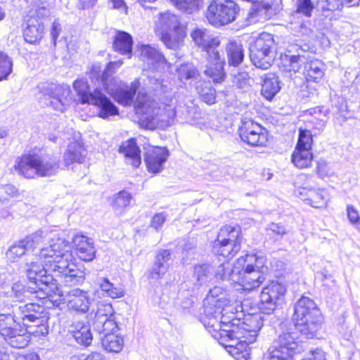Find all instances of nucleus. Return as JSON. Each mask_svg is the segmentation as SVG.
Wrapping results in <instances>:
<instances>
[{
    "instance_id": "09e8293b",
    "label": "nucleus",
    "mask_w": 360,
    "mask_h": 360,
    "mask_svg": "<svg viewBox=\"0 0 360 360\" xmlns=\"http://www.w3.org/2000/svg\"><path fill=\"white\" fill-rule=\"evenodd\" d=\"M101 339L102 347L108 352L118 353L122 349L124 341L120 336L108 334Z\"/></svg>"
},
{
    "instance_id": "c03bdc74",
    "label": "nucleus",
    "mask_w": 360,
    "mask_h": 360,
    "mask_svg": "<svg viewBox=\"0 0 360 360\" xmlns=\"http://www.w3.org/2000/svg\"><path fill=\"white\" fill-rule=\"evenodd\" d=\"M240 250V245L231 242H219L214 241L212 247L214 254L224 257V258H231Z\"/></svg>"
},
{
    "instance_id": "393cba45",
    "label": "nucleus",
    "mask_w": 360,
    "mask_h": 360,
    "mask_svg": "<svg viewBox=\"0 0 360 360\" xmlns=\"http://www.w3.org/2000/svg\"><path fill=\"white\" fill-rule=\"evenodd\" d=\"M98 106V115L103 119L119 114L117 107L101 90H96L94 98L89 103Z\"/></svg>"
},
{
    "instance_id": "473e14b6",
    "label": "nucleus",
    "mask_w": 360,
    "mask_h": 360,
    "mask_svg": "<svg viewBox=\"0 0 360 360\" xmlns=\"http://www.w3.org/2000/svg\"><path fill=\"white\" fill-rule=\"evenodd\" d=\"M300 194L306 196L303 198L302 200L314 207L321 208L326 206L327 204V192L324 189L307 188V187H304L302 188Z\"/></svg>"
},
{
    "instance_id": "79ce46f5",
    "label": "nucleus",
    "mask_w": 360,
    "mask_h": 360,
    "mask_svg": "<svg viewBox=\"0 0 360 360\" xmlns=\"http://www.w3.org/2000/svg\"><path fill=\"white\" fill-rule=\"evenodd\" d=\"M226 310V311L228 310V309L225 308ZM225 311H223L221 314H220V316L219 317V319H218V321L219 323H220V326L219 327H213V328H211V327H207V326H205L206 328V329L207 330V331L211 334V335L216 340H217L219 341V342L221 345H223L226 348V346L229 344H233V341L231 340H223V338H217V337H215L214 336V330H212V329H214L216 330V332H221L222 331V330L224 329H226L225 328V325H231L233 323V322H235L234 321L236 320L237 319H235L233 318L234 317V315L235 314L234 313H232L231 314V316H226L224 314Z\"/></svg>"
},
{
    "instance_id": "338daca9",
    "label": "nucleus",
    "mask_w": 360,
    "mask_h": 360,
    "mask_svg": "<svg viewBox=\"0 0 360 360\" xmlns=\"http://www.w3.org/2000/svg\"><path fill=\"white\" fill-rule=\"evenodd\" d=\"M319 2L323 4V9L328 11L339 9L342 6V0H319Z\"/></svg>"
},
{
    "instance_id": "a18cd8bd",
    "label": "nucleus",
    "mask_w": 360,
    "mask_h": 360,
    "mask_svg": "<svg viewBox=\"0 0 360 360\" xmlns=\"http://www.w3.org/2000/svg\"><path fill=\"white\" fill-rule=\"evenodd\" d=\"M312 158L311 150L299 148H295L291 157L295 166L300 169L308 167L311 163Z\"/></svg>"
},
{
    "instance_id": "b1692460",
    "label": "nucleus",
    "mask_w": 360,
    "mask_h": 360,
    "mask_svg": "<svg viewBox=\"0 0 360 360\" xmlns=\"http://www.w3.org/2000/svg\"><path fill=\"white\" fill-rule=\"evenodd\" d=\"M77 256L83 261H92L96 255V250L91 238L83 236L77 235L72 240Z\"/></svg>"
},
{
    "instance_id": "9b49d317",
    "label": "nucleus",
    "mask_w": 360,
    "mask_h": 360,
    "mask_svg": "<svg viewBox=\"0 0 360 360\" xmlns=\"http://www.w3.org/2000/svg\"><path fill=\"white\" fill-rule=\"evenodd\" d=\"M239 12V6L233 0H212L205 16L210 24L219 27L233 22Z\"/></svg>"
},
{
    "instance_id": "0e129e2a",
    "label": "nucleus",
    "mask_w": 360,
    "mask_h": 360,
    "mask_svg": "<svg viewBox=\"0 0 360 360\" xmlns=\"http://www.w3.org/2000/svg\"><path fill=\"white\" fill-rule=\"evenodd\" d=\"M167 216L165 212L155 214L151 219L150 226L157 231L160 229L167 219Z\"/></svg>"
},
{
    "instance_id": "de8ad7c7",
    "label": "nucleus",
    "mask_w": 360,
    "mask_h": 360,
    "mask_svg": "<svg viewBox=\"0 0 360 360\" xmlns=\"http://www.w3.org/2000/svg\"><path fill=\"white\" fill-rule=\"evenodd\" d=\"M39 322H32L26 325L24 328L27 330V335L31 334L35 337L45 336L49 333L47 325L48 317L46 314L37 319Z\"/></svg>"
},
{
    "instance_id": "49530a36",
    "label": "nucleus",
    "mask_w": 360,
    "mask_h": 360,
    "mask_svg": "<svg viewBox=\"0 0 360 360\" xmlns=\"http://www.w3.org/2000/svg\"><path fill=\"white\" fill-rule=\"evenodd\" d=\"M141 4L146 2H154L156 0H138ZM175 7L179 11L193 13L198 11L201 0H170Z\"/></svg>"
},
{
    "instance_id": "774afa93",
    "label": "nucleus",
    "mask_w": 360,
    "mask_h": 360,
    "mask_svg": "<svg viewBox=\"0 0 360 360\" xmlns=\"http://www.w3.org/2000/svg\"><path fill=\"white\" fill-rule=\"evenodd\" d=\"M232 230V226L226 225L223 226L219 232L217 238L214 241L227 242V238L229 237V231Z\"/></svg>"
},
{
    "instance_id": "58836bf2",
    "label": "nucleus",
    "mask_w": 360,
    "mask_h": 360,
    "mask_svg": "<svg viewBox=\"0 0 360 360\" xmlns=\"http://www.w3.org/2000/svg\"><path fill=\"white\" fill-rule=\"evenodd\" d=\"M243 262V269L249 271L262 270L266 271L267 266H265L266 259L263 256L257 254H247L244 257H240L238 264L240 265Z\"/></svg>"
},
{
    "instance_id": "3c124183",
    "label": "nucleus",
    "mask_w": 360,
    "mask_h": 360,
    "mask_svg": "<svg viewBox=\"0 0 360 360\" xmlns=\"http://www.w3.org/2000/svg\"><path fill=\"white\" fill-rule=\"evenodd\" d=\"M131 200V193L123 190L112 196L111 205L115 211L122 212L129 205Z\"/></svg>"
},
{
    "instance_id": "a878e982",
    "label": "nucleus",
    "mask_w": 360,
    "mask_h": 360,
    "mask_svg": "<svg viewBox=\"0 0 360 360\" xmlns=\"http://www.w3.org/2000/svg\"><path fill=\"white\" fill-rule=\"evenodd\" d=\"M69 333L81 346L88 347L93 340L90 326L84 321L73 322L69 327Z\"/></svg>"
},
{
    "instance_id": "1a4fd4ad",
    "label": "nucleus",
    "mask_w": 360,
    "mask_h": 360,
    "mask_svg": "<svg viewBox=\"0 0 360 360\" xmlns=\"http://www.w3.org/2000/svg\"><path fill=\"white\" fill-rule=\"evenodd\" d=\"M250 58L254 65L262 70L269 69L275 58L276 44L273 35L263 32L250 44Z\"/></svg>"
},
{
    "instance_id": "5701e85b",
    "label": "nucleus",
    "mask_w": 360,
    "mask_h": 360,
    "mask_svg": "<svg viewBox=\"0 0 360 360\" xmlns=\"http://www.w3.org/2000/svg\"><path fill=\"white\" fill-rule=\"evenodd\" d=\"M171 258L170 250L165 249L158 250L150 271L149 278L154 280L162 278L169 268Z\"/></svg>"
},
{
    "instance_id": "c85d7f7f",
    "label": "nucleus",
    "mask_w": 360,
    "mask_h": 360,
    "mask_svg": "<svg viewBox=\"0 0 360 360\" xmlns=\"http://www.w3.org/2000/svg\"><path fill=\"white\" fill-rule=\"evenodd\" d=\"M119 152L124 155L127 164L134 167H138L141 165V150L134 139H131L123 142L119 148Z\"/></svg>"
},
{
    "instance_id": "bf43d9fd",
    "label": "nucleus",
    "mask_w": 360,
    "mask_h": 360,
    "mask_svg": "<svg viewBox=\"0 0 360 360\" xmlns=\"http://www.w3.org/2000/svg\"><path fill=\"white\" fill-rule=\"evenodd\" d=\"M12 68L11 59L6 53L0 51V81L7 79L12 72Z\"/></svg>"
},
{
    "instance_id": "69168bd1",
    "label": "nucleus",
    "mask_w": 360,
    "mask_h": 360,
    "mask_svg": "<svg viewBox=\"0 0 360 360\" xmlns=\"http://www.w3.org/2000/svg\"><path fill=\"white\" fill-rule=\"evenodd\" d=\"M47 6L48 4L46 3V4H42L34 7V15H32L31 17H35L37 19H39L42 22L43 19L48 18L50 15V11Z\"/></svg>"
},
{
    "instance_id": "6ab92c4d",
    "label": "nucleus",
    "mask_w": 360,
    "mask_h": 360,
    "mask_svg": "<svg viewBox=\"0 0 360 360\" xmlns=\"http://www.w3.org/2000/svg\"><path fill=\"white\" fill-rule=\"evenodd\" d=\"M191 37L195 44L206 52V56L218 51L217 49L220 41L217 37H213L208 30L195 27L191 32Z\"/></svg>"
},
{
    "instance_id": "ea45409f",
    "label": "nucleus",
    "mask_w": 360,
    "mask_h": 360,
    "mask_svg": "<svg viewBox=\"0 0 360 360\" xmlns=\"http://www.w3.org/2000/svg\"><path fill=\"white\" fill-rule=\"evenodd\" d=\"M85 276L84 271L76 265L75 268L69 269L60 278L64 285L72 287L82 285L84 282Z\"/></svg>"
},
{
    "instance_id": "72a5a7b5",
    "label": "nucleus",
    "mask_w": 360,
    "mask_h": 360,
    "mask_svg": "<svg viewBox=\"0 0 360 360\" xmlns=\"http://www.w3.org/2000/svg\"><path fill=\"white\" fill-rule=\"evenodd\" d=\"M280 80L274 73H268L262 85L261 94L268 101H271L280 91Z\"/></svg>"
},
{
    "instance_id": "2eb2a0df",
    "label": "nucleus",
    "mask_w": 360,
    "mask_h": 360,
    "mask_svg": "<svg viewBox=\"0 0 360 360\" xmlns=\"http://www.w3.org/2000/svg\"><path fill=\"white\" fill-rule=\"evenodd\" d=\"M40 93L47 97V105L56 110L63 112L70 102V89L66 85L44 83L39 85Z\"/></svg>"
},
{
    "instance_id": "6e6552de",
    "label": "nucleus",
    "mask_w": 360,
    "mask_h": 360,
    "mask_svg": "<svg viewBox=\"0 0 360 360\" xmlns=\"http://www.w3.org/2000/svg\"><path fill=\"white\" fill-rule=\"evenodd\" d=\"M155 32L166 47L172 50L178 49L186 37L185 27L179 18L169 12L160 13L155 22Z\"/></svg>"
},
{
    "instance_id": "c756f323",
    "label": "nucleus",
    "mask_w": 360,
    "mask_h": 360,
    "mask_svg": "<svg viewBox=\"0 0 360 360\" xmlns=\"http://www.w3.org/2000/svg\"><path fill=\"white\" fill-rule=\"evenodd\" d=\"M193 277L197 288L206 286L214 280V266L209 263L198 264L194 266Z\"/></svg>"
},
{
    "instance_id": "a211bd4d",
    "label": "nucleus",
    "mask_w": 360,
    "mask_h": 360,
    "mask_svg": "<svg viewBox=\"0 0 360 360\" xmlns=\"http://www.w3.org/2000/svg\"><path fill=\"white\" fill-rule=\"evenodd\" d=\"M94 299L88 291L80 288H73L67 295V307L68 310L84 314L89 310Z\"/></svg>"
},
{
    "instance_id": "0eeeda50",
    "label": "nucleus",
    "mask_w": 360,
    "mask_h": 360,
    "mask_svg": "<svg viewBox=\"0 0 360 360\" xmlns=\"http://www.w3.org/2000/svg\"><path fill=\"white\" fill-rule=\"evenodd\" d=\"M292 320L296 330L307 338H312L319 330L322 318L314 301L302 296L294 306Z\"/></svg>"
},
{
    "instance_id": "f8f14e48",
    "label": "nucleus",
    "mask_w": 360,
    "mask_h": 360,
    "mask_svg": "<svg viewBox=\"0 0 360 360\" xmlns=\"http://www.w3.org/2000/svg\"><path fill=\"white\" fill-rule=\"evenodd\" d=\"M224 296L225 292L219 286L210 289L207 297L204 300V313L200 318L204 326L219 327L218 319L220 314L226 310L224 307L226 301Z\"/></svg>"
},
{
    "instance_id": "7ed1b4c3",
    "label": "nucleus",
    "mask_w": 360,
    "mask_h": 360,
    "mask_svg": "<svg viewBox=\"0 0 360 360\" xmlns=\"http://www.w3.org/2000/svg\"><path fill=\"white\" fill-rule=\"evenodd\" d=\"M122 63V60L110 62L102 72L98 65H93L89 72V77L92 82L96 79L99 89L101 91L103 88L118 103L129 105L134 99L136 89L128 88L121 81L112 77L115 69L119 68Z\"/></svg>"
},
{
    "instance_id": "a19ab883",
    "label": "nucleus",
    "mask_w": 360,
    "mask_h": 360,
    "mask_svg": "<svg viewBox=\"0 0 360 360\" xmlns=\"http://www.w3.org/2000/svg\"><path fill=\"white\" fill-rule=\"evenodd\" d=\"M97 283L103 293L110 298H121L124 295V290L120 285H115L106 277H100L97 279Z\"/></svg>"
},
{
    "instance_id": "13d9d810",
    "label": "nucleus",
    "mask_w": 360,
    "mask_h": 360,
    "mask_svg": "<svg viewBox=\"0 0 360 360\" xmlns=\"http://www.w3.org/2000/svg\"><path fill=\"white\" fill-rule=\"evenodd\" d=\"M312 142L313 139L311 131L300 128L296 148L311 150Z\"/></svg>"
},
{
    "instance_id": "864d4df0",
    "label": "nucleus",
    "mask_w": 360,
    "mask_h": 360,
    "mask_svg": "<svg viewBox=\"0 0 360 360\" xmlns=\"http://www.w3.org/2000/svg\"><path fill=\"white\" fill-rule=\"evenodd\" d=\"M233 267L229 262H223L217 267L214 266V279L217 281H228L232 284Z\"/></svg>"
},
{
    "instance_id": "f704fd0d",
    "label": "nucleus",
    "mask_w": 360,
    "mask_h": 360,
    "mask_svg": "<svg viewBox=\"0 0 360 360\" xmlns=\"http://www.w3.org/2000/svg\"><path fill=\"white\" fill-rule=\"evenodd\" d=\"M229 66L238 67L244 59V50L241 44L229 41L226 46Z\"/></svg>"
},
{
    "instance_id": "e433bc0d",
    "label": "nucleus",
    "mask_w": 360,
    "mask_h": 360,
    "mask_svg": "<svg viewBox=\"0 0 360 360\" xmlns=\"http://www.w3.org/2000/svg\"><path fill=\"white\" fill-rule=\"evenodd\" d=\"M86 150L77 143H73L68 146L63 155V162L66 167L74 162L82 163L86 158Z\"/></svg>"
},
{
    "instance_id": "423d86ee",
    "label": "nucleus",
    "mask_w": 360,
    "mask_h": 360,
    "mask_svg": "<svg viewBox=\"0 0 360 360\" xmlns=\"http://www.w3.org/2000/svg\"><path fill=\"white\" fill-rule=\"evenodd\" d=\"M59 158L49 153H30L22 156L17 169L25 178H34L36 175L49 177L56 175L60 169Z\"/></svg>"
},
{
    "instance_id": "dca6fc26",
    "label": "nucleus",
    "mask_w": 360,
    "mask_h": 360,
    "mask_svg": "<svg viewBox=\"0 0 360 360\" xmlns=\"http://www.w3.org/2000/svg\"><path fill=\"white\" fill-rule=\"evenodd\" d=\"M264 272L262 270L240 269V266L235 265L233 267L231 276L233 288L238 291H252L259 288L264 282Z\"/></svg>"
},
{
    "instance_id": "4be33fe9",
    "label": "nucleus",
    "mask_w": 360,
    "mask_h": 360,
    "mask_svg": "<svg viewBox=\"0 0 360 360\" xmlns=\"http://www.w3.org/2000/svg\"><path fill=\"white\" fill-rule=\"evenodd\" d=\"M168 156L169 150L166 148L150 147L144 155L148 170L152 173L160 172Z\"/></svg>"
},
{
    "instance_id": "4468645a",
    "label": "nucleus",
    "mask_w": 360,
    "mask_h": 360,
    "mask_svg": "<svg viewBox=\"0 0 360 360\" xmlns=\"http://www.w3.org/2000/svg\"><path fill=\"white\" fill-rule=\"evenodd\" d=\"M286 288L278 281H271L263 288L258 303L262 314H271L283 301Z\"/></svg>"
},
{
    "instance_id": "aec40b11",
    "label": "nucleus",
    "mask_w": 360,
    "mask_h": 360,
    "mask_svg": "<svg viewBox=\"0 0 360 360\" xmlns=\"http://www.w3.org/2000/svg\"><path fill=\"white\" fill-rule=\"evenodd\" d=\"M14 313L24 326L32 322H39L37 319L47 314L43 305L34 302L18 306Z\"/></svg>"
},
{
    "instance_id": "c9c22d12",
    "label": "nucleus",
    "mask_w": 360,
    "mask_h": 360,
    "mask_svg": "<svg viewBox=\"0 0 360 360\" xmlns=\"http://www.w3.org/2000/svg\"><path fill=\"white\" fill-rule=\"evenodd\" d=\"M141 56L148 65H152L153 68H156L159 65H163L167 63L164 55L150 45L141 46Z\"/></svg>"
},
{
    "instance_id": "f03ea898",
    "label": "nucleus",
    "mask_w": 360,
    "mask_h": 360,
    "mask_svg": "<svg viewBox=\"0 0 360 360\" xmlns=\"http://www.w3.org/2000/svg\"><path fill=\"white\" fill-rule=\"evenodd\" d=\"M25 274L30 281L28 285L16 282L11 286L10 297L18 302L34 298L42 300L50 296L57 290L56 281L53 276L46 274L38 262L26 264Z\"/></svg>"
},
{
    "instance_id": "9d476101",
    "label": "nucleus",
    "mask_w": 360,
    "mask_h": 360,
    "mask_svg": "<svg viewBox=\"0 0 360 360\" xmlns=\"http://www.w3.org/2000/svg\"><path fill=\"white\" fill-rule=\"evenodd\" d=\"M302 350L298 335L292 328L283 331L269 349V360H292L295 354Z\"/></svg>"
},
{
    "instance_id": "bb28decb",
    "label": "nucleus",
    "mask_w": 360,
    "mask_h": 360,
    "mask_svg": "<svg viewBox=\"0 0 360 360\" xmlns=\"http://www.w3.org/2000/svg\"><path fill=\"white\" fill-rule=\"evenodd\" d=\"M307 59L304 56H282L281 57L280 70L289 77L298 72L302 65H305Z\"/></svg>"
},
{
    "instance_id": "5fc2aeb1",
    "label": "nucleus",
    "mask_w": 360,
    "mask_h": 360,
    "mask_svg": "<svg viewBox=\"0 0 360 360\" xmlns=\"http://www.w3.org/2000/svg\"><path fill=\"white\" fill-rule=\"evenodd\" d=\"M27 250L28 249L25 245V242L21 240L11 246V248L7 250L6 255L9 261L14 262L24 255Z\"/></svg>"
},
{
    "instance_id": "cd10ccee",
    "label": "nucleus",
    "mask_w": 360,
    "mask_h": 360,
    "mask_svg": "<svg viewBox=\"0 0 360 360\" xmlns=\"http://www.w3.org/2000/svg\"><path fill=\"white\" fill-rule=\"evenodd\" d=\"M44 26L43 22L35 17H30L27 20V26L23 32V37L29 44L38 43L44 34Z\"/></svg>"
},
{
    "instance_id": "4d7b16f0",
    "label": "nucleus",
    "mask_w": 360,
    "mask_h": 360,
    "mask_svg": "<svg viewBox=\"0 0 360 360\" xmlns=\"http://www.w3.org/2000/svg\"><path fill=\"white\" fill-rule=\"evenodd\" d=\"M114 309L111 304L99 302L97 305L94 320L110 319L115 317Z\"/></svg>"
},
{
    "instance_id": "680f3d73",
    "label": "nucleus",
    "mask_w": 360,
    "mask_h": 360,
    "mask_svg": "<svg viewBox=\"0 0 360 360\" xmlns=\"http://www.w3.org/2000/svg\"><path fill=\"white\" fill-rule=\"evenodd\" d=\"M149 83L151 84L152 89L155 91V96L162 98L168 94L169 87L164 84L163 80H160L155 77H148Z\"/></svg>"
},
{
    "instance_id": "f3484780",
    "label": "nucleus",
    "mask_w": 360,
    "mask_h": 360,
    "mask_svg": "<svg viewBox=\"0 0 360 360\" xmlns=\"http://www.w3.org/2000/svg\"><path fill=\"white\" fill-rule=\"evenodd\" d=\"M238 134L244 143L253 147L266 146L268 141L266 129L251 120L242 122Z\"/></svg>"
},
{
    "instance_id": "f257e3e1",
    "label": "nucleus",
    "mask_w": 360,
    "mask_h": 360,
    "mask_svg": "<svg viewBox=\"0 0 360 360\" xmlns=\"http://www.w3.org/2000/svg\"><path fill=\"white\" fill-rule=\"evenodd\" d=\"M231 325H225L226 329L220 333L215 332L214 336L223 340H231L233 344L226 346L227 352L236 359L241 354L245 357L249 345L255 342L259 331L264 325L263 317L260 314L245 317L244 321L236 319Z\"/></svg>"
},
{
    "instance_id": "412c9836",
    "label": "nucleus",
    "mask_w": 360,
    "mask_h": 360,
    "mask_svg": "<svg viewBox=\"0 0 360 360\" xmlns=\"http://www.w3.org/2000/svg\"><path fill=\"white\" fill-rule=\"evenodd\" d=\"M207 63L204 70V73L208 77L211 78L214 82L219 83L225 77L224 69V60L220 56L219 52L215 51L205 56Z\"/></svg>"
},
{
    "instance_id": "ddd939ff",
    "label": "nucleus",
    "mask_w": 360,
    "mask_h": 360,
    "mask_svg": "<svg viewBox=\"0 0 360 360\" xmlns=\"http://www.w3.org/2000/svg\"><path fill=\"white\" fill-rule=\"evenodd\" d=\"M15 319V314H0V335L12 347L24 348L30 342V336Z\"/></svg>"
},
{
    "instance_id": "603ef678",
    "label": "nucleus",
    "mask_w": 360,
    "mask_h": 360,
    "mask_svg": "<svg viewBox=\"0 0 360 360\" xmlns=\"http://www.w3.org/2000/svg\"><path fill=\"white\" fill-rule=\"evenodd\" d=\"M233 84L238 89H248L250 86V76L248 72L235 70L231 73Z\"/></svg>"
},
{
    "instance_id": "20e7f679",
    "label": "nucleus",
    "mask_w": 360,
    "mask_h": 360,
    "mask_svg": "<svg viewBox=\"0 0 360 360\" xmlns=\"http://www.w3.org/2000/svg\"><path fill=\"white\" fill-rule=\"evenodd\" d=\"M158 99L163 105L162 109L161 107L158 108L155 101L147 94L139 93L136 96L134 103L136 113L139 116L141 125L145 128L154 129L160 120L158 117L160 114L167 117L165 121L168 123H172L174 120L176 110L172 94L169 93Z\"/></svg>"
},
{
    "instance_id": "39448f33",
    "label": "nucleus",
    "mask_w": 360,
    "mask_h": 360,
    "mask_svg": "<svg viewBox=\"0 0 360 360\" xmlns=\"http://www.w3.org/2000/svg\"><path fill=\"white\" fill-rule=\"evenodd\" d=\"M39 257L44 259V264H39L43 269H46V274L60 278L67 272L69 269L75 268L77 265L74 262L73 256L70 252L68 242L65 240L58 238L49 247L40 250ZM58 288V286H56Z\"/></svg>"
},
{
    "instance_id": "2f4dec72",
    "label": "nucleus",
    "mask_w": 360,
    "mask_h": 360,
    "mask_svg": "<svg viewBox=\"0 0 360 360\" xmlns=\"http://www.w3.org/2000/svg\"><path fill=\"white\" fill-rule=\"evenodd\" d=\"M325 71V64L320 60L313 59L307 60L304 69L303 75L307 82H319Z\"/></svg>"
},
{
    "instance_id": "052dcab7",
    "label": "nucleus",
    "mask_w": 360,
    "mask_h": 360,
    "mask_svg": "<svg viewBox=\"0 0 360 360\" xmlns=\"http://www.w3.org/2000/svg\"><path fill=\"white\" fill-rule=\"evenodd\" d=\"M44 238V231L41 230H38L36 232L27 236L22 240L25 242V245H26L28 250H34V248L43 243Z\"/></svg>"
},
{
    "instance_id": "e2e57ef3",
    "label": "nucleus",
    "mask_w": 360,
    "mask_h": 360,
    "mask_svg": "<svg viewBox=\"0 0 360 360\" xmlns=\"http://www.w3.org/2000/svg\"><path fill=\"white\" fill-rule=\"evenodd\" d=\"M314 5L311 0H297V12L310 17Z\"/></svg>"
},
{
    "instance_id": "6e6d98bb",
    "label": "nucleus",
    "mask_w": 360,
    "mask_h": 360,
    "mask_svg": "<svg viewBox=\"0 0 360 360\" xmlns=\"http://www.w3.org/2000/svg\"><path fill=\"white\" fill-rule=\"evenodd\" d=\"M177 72L181 81L196 79L200 76L198 70L191 64L181 65L177 69Z\"/></svg>"
},
{
    "instance_id": "7c9ffc66",
    "label": "nucleus",
    "mask_w": 360,
    "mask_h": 360,
    "mask_svg": "<svg viewBox=\"0 0 360 360\" xmlns=\"http://www.w3.org/2000/svg\"><path fill=\"white\" fill-rule=\"evenodd\" d=\"M132 46L133 38L130 34L124 31H116L112 43V48L116 52L131 58Z\"/></svg>"
},
{
    "instance_id": "4c0bfd02",
    "label": "nucleus",
    "mask_w": 360,
    "mask_h": 360,
    "mask_svg": "<svg viewBox=\"0 0 360 360\" xmlns=\"http://www.w3.org/2000/svg\"><path fill=\"white\" fill-rule=\"evenodd\" d=\"M93 83H94L96 88L94 89V91H91L86 79L83 78L79 79L74 82L73 88L77 93L82 103H89L94 98L96 91L100 90L96 79H94Z\"/></svg>"
},
{
    "instance_id": "37998d69",
    "label": "nucleus",
    "mask_w": 360,
    "mask_h": 360,
    "mask_svg": "<svg viewBox=\"0 0 360 360\" xmlns=\"http://www.w3.org/2000/svg\"><path fill=\"white\" fill-rule=\"evenodd\" d=\"M195 89L201 100L207 104L212 105L216 101V91L210 82L198 81Z\"/></svg>"
},
{
    "instance_id": "8fccbe9b",
    "label": "nucleus",
    "mask_w": 360,
    "mask_h": 360,
    "mask_svg": "<svg viewBox=\"0 0 360 360\" xmlns=\"http://www.w3.org/2000/svg\"><path fill=\"white\" fill-rule=\"evenodd\" d=\"M93 327L96 331L103 336L108 335V334H114L117 330V324L115 317L102 320H94Z\"/></svg>"
}]
</instances>
